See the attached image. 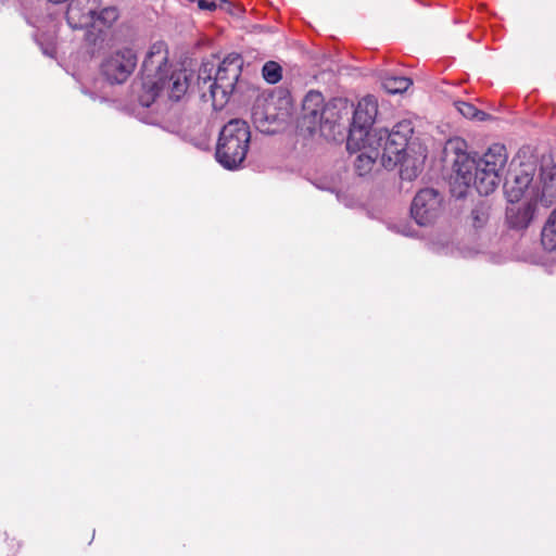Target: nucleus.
<instances>
[{"mask_svg":"<svg viewBox=\"0 0 556 556\" xmlns=\"http://www.w3.org/2000/svg\"><path fill=\"white\" fill-rule=\"evenodd\" d=\"M443 198L435 189L425 188L415 195L410 213L417 224L425 226L440 216Z\"/></svg>","mask_w":556,"mask_h":556,"instance_id":"nucleus-9","label":"nucleus"},{"mask_svg":"<svg viewBox=\"0 0 556 556\" xmlns=\"http://www.w3.org/2000/svg\"><path fill=\"white\" fill-rule=\"evenodd\" d=\"M325 99L321 92L309 90L302 101V110L299 116V126L309 135L320 126Z\"/></svg>","mask_w":556,"mask_h":556,"instance_id":"nucleus-10","label":"nucleus"},{"mask_svg":"<svg viewBox=\"0 0 556 556\" xmlns=\"http://www.w3.org/2000/svg\"><path fill=\"white\" fill-rule=\"evenodd\" d=\"M219 0H198V9L201 11H215L218 9Z\"/></svg>","mask_w":556,"mask_h":556,"instance_id":"nucleus-23","label":"nucleus"},{"mask_svg":"<svg viewBox=\"0 0 556 556\" xmlns=\"http://www.w3.org/2000/svg\"><path fill=\"white\" fill-rule=\"evenodd\" d=\"M476 194L479 197V200L477 202L476 207L472 208V211H471L470 222H471V226L478 230V229H482L484 227V224L486 220V210H485V199H484V197L486 195V186L483 184V191H482L481 195L473 189L471 194L467 190L463 197L469 195L473 199Z\"/></svg>","mask_w":556,"mask_h":556,"instance_id":"nucleus-15","label":"nucleus"},{"mask_svg":"<svg viewBox=\"0 0 556 556\" xmlns=\"http://www.w3.org/2000/svg\"><path fill=\"white\" fill-rule=\"evenodd\" d=\"M413 80L405 76H387L382 80V87L388 93L396 94L406 91Z\"/></svg>","mask_w":556,"mask_h":556,"instance_id":"nucleus-18","label":"nucleus"},{"mask_svg":"<svg viewBox=\"0 0 556 556\" xmlns=\"http://www.w3.org/2000/svg\"><path fill=\"white\" fill-rule=\"evenodd\" d=\"M251 140V131L247 122L235 118L220 130L216 159L228 169L237 168L247 157Z\"/></svg>","mask_w":556,"mask_h":556,"instance_id":"nucleus-5","label":"nucleus"},{"mask_svg":"<svg viewBox=\"0 0 556 556\" xmlns=\"http://www.w3.org/2000/svg\"><path fill=\"white\" fill-rule=\"evenodd\" d=\"M485 156H486V153H483V154H482V156H479V162L477 161V163H478V167H479V170L482 168V167L480 166V162H483V157H485Z\"/></svg>","mask_w":556,"mask_h":556,"instance_id":"nucleus-25","label":"nucleus"},{"mask_svg":"<svg viewBox=\"0 0 556 556\" xmlns=\"http://www.w3.org/2000/svg\"><path fill=\"white\" fill-rule=\"evenodd\" d=\"M242 58L238 53L228 54L219 64L212 80L211 71L206 64L200 70L199 80L208 85L210 98L215 110L223 109L232 94L236 84L241 75Z\"/></svg>","mask_w":556,"mask_h":556,"instance_id":"nucleus-4","label":"nucleus"},{"mask_svg":"<svg viewBox=\"0 0 556 556\" xmlns=\"http://www.w3.org/2000/svg\"><path fill=\"white\" fill-rule=\"evenodd\" d=\"M353 104L348 99L334 98L329 102H325L323 109L321 126L318 128L320 131L328 129L333 130L336 126H339L342 121H349V116L352 113Z\"/></svg>","mask_w":556,"mask_h":556,"instance_id":"nucleus-12","label":"nucleus"},{"mask_svg":"<svg viewBox=\"0 0 556 556\" xmlns=\"http://www.w3.org/2000/svg\"><path fill=\"white\" fill-rule=\"evenodd\" d=\"M504 192L511 203L506 210L507 223L515 229H525L534 217L536 203L548 207L556 201V166L540 165L534 155L518 154Z\"/></svg>","mask_w":556,"mask_h":556,"instance_id":"nucleus-1","label":"nucleus"},{"mask_svg":"<svg viewBox=\"0 0 556 556\" xmlns=\"http://www.w3.org/2000/svg\"><path fill=\"white\" fill-rule=\"evenodd\" d=\"M48 1L51 3H54V4H60V3L66 2L67 0H48Z\"/></svg>","mask_w":556,"mask_h":556,"instance_id":"nucleus-26","label":"nucleus"},{"mask_svg":"<svg viewBox=\"0 0 556 556\" xmlns=\"http://www.w3.org/2000/svg\"><path fill=\"white\" fill-rule=\"evenodd\" d=\"M168 49L164 41L154 42L142 62L139 103L149 108L160 97L169 101H181L189 89L186 71H172Z\"/></svg>","mask_w":556,"mask_h":556,"instance_id":"nucleus-2","label":"nucleus"},{"mask_svg":"<svg viewBox=\"0 0 556 556\" xmlns=\"http://www.w3.org/2000/svg\"><path fill=\"white\" fill-rule=\"evenodd\" d=\"M457 111L466 118L468 119H476V121H484L485 119V112L477 108L475 104L466 101H456L454 103Z\"/></svg>","mask_w":556,"mask_h":556,"instance_id":"nucleus-19","label":"nucleus"},{"mask_svg":"<svg viewBox=\"0 0 556 556\" xmlns=\"http://www.w3.org/2000/svg\"><path fill=\"white\" fill-rule=\"evenodd\" d=\"M353 118L346 139L349 151L365 148L367 141L375 139L374 130H370L378 114V101L374 96L362 98L353 110Z\"/></svg>","mask_w":556,"mask_h":556,"instance_id":"nucleus-7","label":"nucleus"},{"mask_svg":"<svg viewBox=\"0 0 556 556\" xmlns=\"http://www.w3.org/2000/svg\"><path fill=\"white\" fill-rule=\"evenodd\" d=\"M541 240L545 250L554 251L556 249V208L551 213L542 229Z\"/></svg>","mask_w":556,"mask_h":556,"instance_id":"nucleus-16","label":"nucleus"},{"mask_svg":"<svg viewBox=\"0 0 556 556\" xmlns=\"http://www.w3.org/2000/svg\"><path fill=\"white\" fill-rule=\"evenodd\" d=\"M413 134L412 122L404 119L394 125L391 131L388 129L374 130L375 139L368 143L370 147L375 144L378 149L381 148V163L386 168L392 169L403 160V154L406 153Z\"/></svg>","mask_w":556,"mask_h":556,"instance_id":"nucleus-6","label":"nucleus"},{"mask_svg":"<svg viewBox=\"0 0 556 556\" xmlns=\"http://www.w3.org/2000/svg\"><path fill=\"white\" fill-rule=\"evenodd\" d=\"M507 159L506 148L503 144L495 143L489 147V187L498 186Z\"/></svg>","mask_w":556,"mask_h":556,"instance_id":"nucleus-13","label":"nucleus"},{"mask_svg":"<svg viewBox=\"0 0 556 556\" xmlns=\"http://www.w3.org/2000/svg\"><path fill=\"white\" fill-rule=\"evenodd\" d=\"M190 2H195L198 4V0H189Z\"/></svg>","mask_w":556,"mask_h":556,"instance_id":"nucleus-27","label":"nucleus"},{"mask_svg":"<svg viewBox=\"0 0 556 556\" xmlns=\"http://www.w3.org/2000/svg\"><path fill=\"white\" fill-rule=\"evenodd\" d=\"M137 54L131 48H121L105 55L100 64V74L110 85L127 81L137 66Z\"/></svg>","mask_w":556,"mask_h":556,"instance_id":"nucleus-8","label":"nucleus"},{"mask_svg":"<svg viewBox=\"0 0 556 556\" xmlns=\"http://www.w3.org/2000/svg\"><path fill=\"white\" fill-rule=\"evenodd\" d=\"M119 18V10L116 7H106L98 14H94V26L102 25L105 28H111Z\"/></svg>","mask_w":556,"mask_h":556,"instance_id":"nucleus-20","label":"nucleus"},{"mask_svg":"<svg viewBox=\"0 0 556 556\" xmlns=\"http://www.w3.org/2000/svg\"><path fill=\"white\" fill-rule=\"evenodd\" d=\"M485 156H486V153H483V154H482V156H479V162L477 161V163H478V167H479V170L482 168V167L480 166V162H483V157H485Z\"/></svg>","mask_w":556,"mask_h":556,"instance_id":"nucleus-24","label":"nucleus"},{"mask_svg":"<svg viewBox=\"0 0 556 556\" xmlns=\"http://www.w3.org/2000/svg\"><path fill=\"white\" fill-rule=\"evenodd\" d=\"M101 0H71L67 5L66 20L73 28L94 26V14Z\"/></svg>","mask_w":556,"mask_h":556,"instance_id":"nucleus-11","label":"nucleus"},{"mask_svg":"<svg viewBox=\"0 0 556 556\" xmlns=\"http://www.w3.org/2000/svg\"><path fill=\"white\" fill-rule=\"evenodd\" d=\"M281 66L275 61H268L264 64L262 74L269 84H277L282 77Z\"/></svg>","mask_w":556,"mask_h":556,"instance_id":"nucleus-21","label":"nucleus"},{"mask_svg":"<svg viewBox=\"0 0 556 556\" xmlns=\"http://www.w3.org/2000/svg\"><path fill=\"white\" fill-rule=\"evenodd\" d=\"M400 163V176L403 180L412 181L422 172V162H419L416 159L406 157V153L403 154V160Z\"/></svg>","mask_w":556,"mask_h":556,"instance_id":"nucleus-17","label":"nucleus"},{"mask_svg":"<svg viewBox=\"0 0 556 556\" xmlns=\"http://www.w3.org/2000/svg\"><path fill=\"white\" fill-rule=\"evenodd\" d=\"M218 9L235 17H241L244 13V8L241 4L228 0H219Z\"/></svg>","mask_w":556,"mask_h":556,"instance_id":"nucleus-22","label":"nucleus"},{"mask_svg":"<svg viewBox=\"0 0 556 556\" xmlns=\"http://www.w3.org/2000/svg\"><path fill=\"white\" fill-rule=\"evenodd\" d=\"M446 150L455 154L453 161V176L451 180V192L456 198H463L468 190L472 193L475 189L480 195L483 191V181L486 177V169L479 170L477 157L478 153L467 152V142L459 137L450 139Z\"/></svg>","mask_w":556,"mask_h":556,"instance_id":"nucleus-3","label":"nucleus"},{"mask_svg":"<svg viewBox=\"0 0 556 556\" xmlns=\"http://www.w3.org/2000/svg\"><path fill=\"white\" fill-rule=\"evenodd\" d=\"M367 149H368V151H364V152L359 153L354 162L355 170L357 172V174L359 176H364L367 173H369L371 170L376 160L379 156L381 157L380 150L378 149V147H376L375 144L370 147L368 141L366 142L365 148H361L359 150H356L355 152L361 151V150H367Z\"/></svg>","mask_w":556,"mask_h":556,"instance_id":"nucleus-14","label":"nucleus"}]
</instances>
